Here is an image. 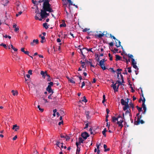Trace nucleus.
Listing matches in <instances>:
<instances>
[{"label": "nucleus", "instance_id": "obj_35", "mask_svg": "<svg viewBox=\"0 0 154 154\" xmlns=\"http://www.w3.org/2000/svg\"><path fill=\"white\" fill-rule=\"evenodd\" d=\"M35 13H36L37 14H39V9H38V8L37 6L36 7V8L35 10Z\"/></svg>", "mask_w": 154, "mask_h": 154}, {"label": "nucleus", "instance_id": "obj_5", "mask_svg": "<svg viewBox=\"0 0 154 154\" xmlns=\"http://www.w3.org/2000/svg\"><path fill=\"white\" fill-rule=\"evenodd\" d=\"M62 3L63 5L64 8H65V10L66 11V12L67 14L68 12L66 10V7L67 6V0H62Z\"/></svg>", "mask_w": 154, "mask_h": 154}, {"label": "nucleus", "instance_id": "obj_34", "mask_svg": "<svg viewBox=\"0 0 154 154\" xmlns=\"http://www.w3.org/2000/svg\"><path fill=\"white\" fill-rule=\"evenodd\" d=\"M32 3H33V4H34L37 5L38 4V2H37V1H34V0H32Z\"/></svg>", "mask_w": 154, "mask_h": 154}, {"label": "nucleus", "instance_id": "obj_39", "mask_svg": "<svg viewBox=\"0 0 154 154\" xmlns=\"http://www.w3.org/2000/svg\"><path fill=\"white\" fill-rule=\"evenodd\" d=\"M116 58L117 60H119L120 59L121 57L118 55H116Z\"/></svg>", "mask_w": 154, "mask_h": 154}, {"label": "nucleus", "instance_id": "obj_63", "mask_svg": "<svg viewBox=\"0 0 154 154\" xmlns=\"http://www.w3.org/2000/svg\"><path fill=\"white\" fill-rule=\"evenodd\" d=\"M57 42L60 43L61 42V40L59 38H58L57 40Z\"/></svg>", "mask_w": 154, "mask_h": 154}, {"label": "nucleus", "instance_id": "obj_60", "mask_svg": "<svg viewBox=\"0 0 154 154\" xmlns=\"http://www.w3.org/2000/svg\"><path fill=\"white\" fill-rule=\"evenodd\" d=\"M17 138V135H15L13 138V140H16V139Z\"/></svg>", "mask_w": 154, "mask_h": 154}, {"label": "nucleus", "instance_id": "obj_64", "mask_svg": "<svg viewBox=\"0 0 154 154\" xmlns=\"http://www.w3.org/2000/svg\"><path fill=\"white\" fill-rule=\"evenodd\" d=\"M19 30V28L18 27H16L15 28L14 31L15 32H17Z\"/></svg>", "mask_w": 154, "mask_h": 154}, {"label": "nucleus", "instance_id": "obj_32", "mask_svg": "<svg viewBox=\"0 0 154 154\" xmlns=\"http://www.w3.org/2000/svg\"><path fill=\"white\" fill-rule=\"evenodd\" d=\"M11 47L12 49L14 51H17V49L14 48L12 45H11Z\"/></svg>", "mask_w": 154, "mask_h": 154}, {"label": "nucleus", "instance_id": "obj_12", "mask_svg": "<svg viewBox=\"0 0 154 154\" xmlns=\"http://www.w3.org/2000/svg\"><path fill=\"white\" fill-rule=\"evenodd\" d=\"M115 42L116 43V45L117 47H119L121 45H120V42L117 39H116L115 40Z\"/></svg>", "mask_w": 154, "mask_h": 154}, {"label": "nucleus", "instance_id": "obj_27", "mask_svg": "<svg viewBox=\"0 0 154 154\" xmlns=\"http://www.w3.org/2000/svg\"><path fill=\"white\" fill-rule=\"evenodd\" d=\"M50 0H45V2H44L43 4V5H46L47 4H49V2Z\"/></svg>", "mask_w": 154, "mask_h": 154}, {"label": "nucleus", "instance_id": "obj_62", "mask_svg": "<svg viewBox=\"0 0 154 154\" xmlns=\"http://www.w3.org/2000/svg\"><path fill=\"white\" fill-rule=\"evenodd\" d=\"M82 66L83 68L85 67V63L84 62H83V63H82Z\"/></svg>", "mask_w": 154, "mask_h": 154}, {"label": "nucleus", "instance_id": "obj_48", "mask_svg": "<svg viewBox=\"0 0 154 154\" xmlns=\"http://www.w3.org/2000/svg\"><path fill=\"white\" fill-rule=\"evenodd\" d=\"M32 70H31V69H30L28 71V73L30 74V75H32Z\"/></svg>", "mask_w": 154, "mask_h": 154}, {"label": "nucleus", "instance_id": "obj_6", "mask_svg": "<svg viewBox=\"0 0 154 154\" xmlns=\"http://www.w3.org/2000/svg\"><path fill=\"white\" fill-rule=\"evenodd\" d=\"M40 73L42 75V77L44 79L45 78L46 76L47 77H49V75L47 74L46 71L44 72L43 71H42Z\"/></svg>", "mask_w": 154, "mask_h": 154}, {"label": "nucleus", "instance_id": "obj_38", "mask_svg": "<svg viewBox=\"0 0 154 154\" xmlns=\"http://www.w3.org/2000/svg\"><path fill=\"white\" fill-rule=\"evenodd\" d=\"M82 101L84 102H87V100L86 99V97L85 96H84L83 97V99L82 100Z\"/></svg>", "mask_w": 154, "mask_h": 154}, {"label": "nucleus", "instance_id": "obj_29", "mask_svg": "<svg viewBox=\"0 0 154 154\" xmlns=\"http://www.w3.org/2000/svg\"><path fill=\"white\" fill-rule=\"evenodd\" d=\"M106 131H107L106 129V128H105L104 129L103 131L102 132V133L103 135H104L105 137H106V134L105 133L106 132Z\"/></svg>", "mask_w": 154, "mask_h": 154}, {"label": "nucleus", "instance_id": "obj_4", "mask_svg": "<svg viewBox=\"0 0 154 154\" xmlns=\"http://www.w3.org/2000/svg\"><path fill=\"white\" fill-rule=\"evenodd\" d=\"M136 117H135V121L136 120ZM144 123L143 121L142 120H140L139 118L138 117L137 118V120L134 122V124L136 125H138L140 123L143 124Z\"/></svg>", "mask_w": 154, "mask_h": 154}, {"label": "nucleus", "instance_id": "obj_33", "mask_svg": "<svg viewBox=\"0 0 154 154\" xmlns=\"http://www.w3.org/2000/svg\"><path fill=\"white\" fill-rule=\"evenodd\" d=\"M0 46H3L5 48L7 49V46L5 44H3V43H2L0 45Z\"/></svg>", "mask_w": 154, "mask_h": 154}, {"label": "nucleus", "instance_id": "obj_14", "mask_svg": "<svg viewBox=\"0 0 154 154\" xmlns=\"http://www.w3.org/2000/svg\"><path fill=\"white\" fill-rule=\"evenodd\" d=\"M62 21L63 22V23L62 24H60V27H66V24L65 23L64 20H63Z\"/></svg>", "mask_w": 154, "mask_h": 154}, {"label": "nucleus", "instance_id": "obj_28", "mask_svg": "<svg viewBox=\"0 0 154 154\" xmlns=\"http://www.w3.org/2000/svg\"><path fill=\"white\" fill-rule=\"evenodd\" d=\"M105 61V59H103L100 61L99 63V65H101V64H104V62Z\"/></svg>", "mask_w": 154, "mask_h": 154}, {"label": "nucleus", "instance_id": "obj_23", "mask_svg": "<svg viewBox=\"0 0 154 154\" xmlns=\"http://www.w3.org/2000/svg\"><path fill=\"white\" fill-rule=\"evenodd\" d=\"M43 26L46 29H47L48 28V25L47 23H45L43 24Z\"/></svg>", "mask_w": 154, "mask_h": 154}, {"label": "nucleus", "instance_id": "obj_20", "mask_svg": "<svg viewBox=\"0 0 154 154\" xmlns=\"http://www.w3.org/2000/svg\"><path fill=\"white\" fill-rule=\"evenodd\" d=\"M60 137L61 138H65L66 139V141L67 140V136L66 134H65V135L63 134H61Z\"/></svg>", "mask_w": 154, "mask_h": 154}, {"label": "nucleus", "instance_id": "obj_47", "mask_svg": "<svg viewBox=\"0 0 154 154\" xmlns=\"http://www.w3.org/2000/svg\"><path fill=\"white\" fill-rule=\"evenodd\" d=\"M62 144V143H60V142H57L56 143V145H57V146H58V147H60L59 146H60V144Z\"/></svg>", "mask_w": 154, "mask_h": 154}, {"label": "nucleus", "instance_id": "obj_51", "mask_svg": "<svg viewBox=\"0 0 154 154\" xmlns=\"http://www.w3.org/2000/svg\"><path fill=\"white\" fill-rule=\"evenodd\" d=\"M89 131L90 132V133L91 134H94V133L92 131V128H91L89 129Z\"/></svg>", "mask_w": 154, "mask_h": 154}, {"label": "nucleus", "instance_id": "obj_42", "mask_svg": "<svg viewBox=\"0 0 154 154\" xmlns=\"http://www.w3.org/2000/svg\"><path fill=\"white\" fill-rule=\"evenodd\" d=\"M104 35H105V34L103 33L99 34L98 35V37L101 38L103 37Z\"/></svg>", "mask_w": 154, "mask_h": 154}, {"label": "nucleus", "instance_id": "obj_52", "mask_svg": "<svg viewBox=\"0 0 154 154\" xmlns=\"http://www.w3.org/2000/svg\"><path fill=\"white\" fill-rule=\"evenodd\" d=\"M69 80L70 82H71L72 83H75V81L73 80V79H70Z\"/></svg>", "mask_w": 154, "mask_h": 154}, {"label": "nucleus", "instance_id": "obj_36", "mask_svg": "<svg viewBox=\"0 0 154 154\" xmlns=\"http://www.w3.org/2000/svg\"><path fill=\"white\" fill-rule=\"evenodd\" d=\"M100 66L101 67L102 69L103 70H105L106 69V67L105 66L104 64H101V65H100Z\"/></svg>", "mask_w": 154, "mask_h": 154}, {"label": "nucleus", "instance_id": "obj_26", "mask_svg": "<svg viewBox=\"0 0 154 154\" xmlns=\"http://www.w3.org/2000/svg\"><path fill=\"white\" fill-rule=\"evenodd\" d=\"M61 33H62V38H63V39L66 38L67 36V34H63V32H61Z\"/></svg>", "mask_w": 154, "mask_h": 154}, {"label": "nucleus", "instance_id": "obj_44", "mask_svg": "<svg viewBox=\"0 0 154 154\" xmlns=\"http://www.w3.org/2000/svg\"><path fill=\"white\" fill-rule=\"evenodd\" d=\"M132 66H133V67L136 69L137 70L138 69V68H137V67L136 65V64L133 65H132Z\"/></svg>", "mask_w": 154, "mask_h": 154}, {"label": "nucleus", "instance_id": "obj_2", "mask_svg": "<svg viewBox=\"0 0 154 154\" xmlns=\"http://www.w3.org/2000/svg\"><path fill=\"white\" fill-rule=\"evenodd\" d=\"M43 10H41V12L40 13L41 17L42 19L47 17L49 15V13L46 12V11H47V9L44 5H43Z\"/></svg>", "mask_w": 154, "mask_h": 154}, {"label": "nucleus", "instance_id": "obj_16", "mask_svg": "<svg viewBox=\"0 0 154 154\" xmlns=\"http://www.w3.org/2000/svg\"><path fill=\"white\" fill-rule=\"evenodd\" d=\"M68 2L69 3V6L70 5H73L75 6L76 8H78L77 5H75V4H72V2L71 0H68Z\"/></svg>", "mask_w": 154, "mask_h": 154}, {"label": "nucleus", "instance_id": "obj_8", "mask_svg": "<svg viewBox=\"0 0 154 154\" xmlns=\"http://www.w3.org/2000/svg\"><path fill=\"white\" fill-rule=\"evenodd\" d=\"M46 90L48 93L53 94L54 93L53 91L51 88V86L50 85H48L46 88Z\"/></svg>", "mask_w": 154, "mask_h": 154}, {"label": "nucleus", "instance_id": "obj_56", "mask_svg": "<svg viewBox=\"0 0 154 154\" xmlns=\"http://www.w3.org/2000/svg\"><path fill=\"white\" fill-rule=\"evenodd\" d=\"M117 70L118 71V74L121 73L120 71L122 70V69H117Z\"/></svg>", "mask_w": 154, "mask_h": 154}, {"label": "nucleus", "instance_id": "obj_21", "mask_svg": "<svg viewBox=\"0 0 154 154\" xmlns=\"http://www.w3.org/2000/svg\"><path fill=\"white\" fill-rule=\"evenodd\" d=\"M121 103L123 105H125L127 103H127L123 99H122L121 100Z\"/></svg>", "mask_w": 154, "mask_h": 154}, {"label": "nucleus", "instance_id": "obj_40", "mask_svg": "<svg viewBox=\"0 0 154 154\" xmlns=\"http://www.w3.org/2000/svg\"><path fill=\"white\" fill-rule=\"evenodd\" d=\"M136 107L137 108L138 111L139 112H140L141 111H142V108L141 107H139L138 106H136Z\"/></svg>", "mask_w": 154, "mask_h": 154}, {"label": "nucleus", "instance_id": "obj_61", "mask_svg": "<svg viewBox=\"0 0 154 154\" xmlns=\"http://www.w3.org/2000/svg\"><path fill=\"white\" fill-rule=\"evenodd\" d=\"M21 51L22 52H23L24 53L25 51V50H24V48H21Z\"/></svg>", "mask_w": 154, "mask_h": 154}, {"label": "nucleus", "instance_id": "obj_30", "mask_svg": "<svg viewBox=\"0 0 154 154\" xmlns=\"http://www.w3.org/2000/svg\"><path fill=\"white\" fill-rule=\"evenodd\" d=\"M136 62L135 61L134 59H132V65L136 64Z\"/></svg>", "mask_w": 154, "mask_h": 154}, {"label": "nucleus", "instance_id": "obj_15", "mask_svg": "<svg viewBox=\"0 0 154 154\" xmlns=\"http://www.w3.org/2000/svg\"><path fill=\"white\" fill-rule=\"evenodd\" d=\"M91 49H92V48L88 49V48H83V50H84L86 52H88L89 51H91V52H93L91 50Z\"/></svg>", "mask_w": 154, "mask_h": 154}, {"label": "nucleus", "instance_id": "obj_57", "mask_svg": "<svg viewBox=\"0 0 154 154\" xmlns=\"http://www.w3.org/2000/svg\"><path fill=\"white\" fill-rule=\"evenodd\" d=\"M45 2V0H39L38 1V3H41L43 2Z\"/></svg>", "mask_w": 154, "mask_h": 154}, {"label": "nucleus", "instance_id": "obj_58", "mask_svg": "<svg viewBox=\"0 0 154 154\" xmlns=\"http://www.w3.org/2000/svg\"><path fill=\"white\" fill-rule=\"evenodd\" d=\"M85 114L86 115V117L87 118H88V117H89V113L88 112H85Z\"/></svg>", "mask_w": 154, "mask_h": 154}, {"label": "nucleus", "instance_id": "obj_9", "mask_svg": "<svg viewBox=\"0 0 154 154\" xmlns=\"http://www.w3.org/2000/svg\"><path fill=\"white\" fill-rule=\"evenodd\" d=\"M81 135L85 139H86L89 136L88 134L86 132L82 133Z\"/></svg>", "mask_w": 154, "mask_h": 154}, {"label": "nucleus", "instance_id": "obj_10", "mask_svg": "<svg viewBox=\"0 0 154 154\" xmlns=\"http://www.w3.org/2000/svg\"><path fill=\"white\" fill-rule=\"evenodd\" d=\"M117 83L111 85V86L112 87L115 91V92L118 91V88L116 86Z\"/></svg>", "mask_w": 154, "mask_h": 154}, {"label": "nucleus", "instance_id": "obj_22", "mask_svg": "<svg viewBox=\"0 0 154 154\" xmlns=\"http://www.w3.org/2000/svg\"><path fill=\"white\" fill-rule=\"evenodd\" d=\"M103 147H104V149H105L104 151L105 152H106V151H109L110 150V149L109 148H107V149H106L107 146L106 144H104L103 145Z\"/></svg>", "mask_w": 154, "mask_h": 154}, {"label": "nucleus", "instance_id": "obj_25", "mask_svg": "<svg viewBox=\"0 0 154 154\" xmlns=\"http://www.w3.org/2000/svg\"><path fill=\"white\" fill-rule=\"evenodd\" d=\"M11 92L12 93V94L14 96L17 95L18 94V92L17 91H15L14 90H12Z\"/></svg>", "mask_w": 154, "mask_h": 154}, {"label": "nucleus", "instance_id": "obj_41", "mask_svg": "<svg viewBox=\"0 0 154 154\" xmlns=\"http://www.w3.org/2000/svg\"><path fill=\"white\" fill-rule=\"evenodd\" d=\"M35 19L36 20H42L41 19H39L38 17L37 16V14L35 17Z\"/></svg>", "mask_w": 154, "mask_h": 154}, {"label": "nucleus", "instance_id": "obj_11", "mask_svg": "<svg viewBox=\"0 0 154 154\" xmlns=\"http://www.w3.org/2000/svg\"><path fill=\"white\" fill-rule=\"evenodd\" d=\"M12 129L14 130L15 131H17L19 129V127L17 126V125H13Z\"/></svg>", "mask_w": 154, "mask_h": 154}, {"label": "nucleus", "instance_id": "obj_31", "mask_svg": "<svg viewBox=\"0 0 154 154\" xmlns=\"http://www.w3.org/2000/svg\"><path fill=\"white\" fill-rule=\"evenodd\" d=\"M79 143H81L83 142L84 141V140L81 137H79Z\"/></svg>", "mask_w": 154, "mask_h": 154}, {"label": "nucleus", "instance_id": "obj_53", "mask_svg": "<svg viewBox=\"0 0 154 154\" xmlns=\"http://www.w3.org/2000/svg\"><path fill=\"white\" fill-rule=\"evenodd\" d=\"M24 53L27 55L28 56H29V52L28 51H25V52H24Z\"/></svg>", "mask_w": 154, "mask_h": 154}, {"label": "nucleus", "instance_id": "obj_1", "mask_svg": "<svg viewBox=\"0 0 154 154\" xmlns=\"http://www.w3.org/2000/svg\"><path fill=\"white\" fill-rule=\"evenodd\" d=\"M112 121L114 123L116 122L119 127H120L121 128L123 127L122 123L124 120L122 117L120 115H119L117 118L112 117Z\"/></svg>", "mask_w": 154, "mask_h": 154}, {"label": "nucleus", "instance_id": "obj_54", "mask_svg": "<svg viewBox=\"0 0 154 154\" xmlns=\"http://www.w3.org/2000/svg\"><path fill=\"white\" fill-rule=\"evenodd\" d=\"M52 94H53L51 93L48 96V98L49 99H52V98L51 97V96L52 95Z\"/></svg>", "mask_w": 154, "mask_h": 154}, {"label": "nucleus", "instance_id": "obj_17", "mask_svg": "<svg viewBox=\"0 0 154 154\" xmlns=\"http://www.w3.org/2000/svg\"><path fill=\"white\" fill-rule=\"evenodd\" d=\"M124 105L125 106H124L123 109V110L125 111L129 108V106L128 103Z\"/></svg>", "mask_w": 154, "mask_h": 154}, {"label": "nucleus", "instance_id": "obj_19", "mask_svg": "<svg viewBox=\"0 0 154 154\" xmlns=\"http://www.w3.org/2000/svg\"><path fill=\"white\" fill-rule=\"evenodd\" d=\"M13 58L14 59V60L17 61H18L20 59V58L18 57L17 56L14 55V57H13Z\"/></svg>", "mask_w": 154, "mask_h": 154}, {"label": "nucleus", "instance_id": "obj_7", "mask_svg": "<svg viewBox=\"0 0 154 154\" xmlns=\"http://www.w3.org/2000/svg\"><path fill=\"white\" fill-rule=\"evenodd\" d=\"M38 40L37 39H34L32 42L30 43V45L31 46H33L35 45L36 44H38Z\"/></svg>", "mask_w": 154, "mask_h": 154}, {"label": "nucleus", "instance_id": "obj_43", "mask_svg": "<svg viewBox=\"0 0 154 154\" xmlns=\"http://www.w3.org/2000/svg\"><path fill=\"white\" fill-rule=\"evenodd\" d=\"M22 11H20L19 12L18 14H16V16L18 17L19 16V15L21 14H22Z\"/></svg>", "mask_w": 154, "mask_h": 154}, {"label": "nucleus", "instance_id": "obj_50", "mask_svg": "<svg viewBox=\"0 0 154 154\" xmlns=\"http://www.w3.org/2000/svg\"><path fill=\"white\" fill-rule=\"evenodd\" d=\"M128 69V72H131V67H128L127 68Z\"/></svg>", "mask_w": 154, "mask_h": 154}, {"label": "nucleus", "instance_id": "obj_55", "mask_svg": "<svg viewBox=\"0 0 154 154\" xmlns=\"http://www.w3.org/2000/svg\"><path fill=\"white\" fill-rule=\"evenodd\" d=\"M89 30V29H88V28H85L83 30V32H85L87 31L88 30Z\"/></svg>", "mask_w": 154, "mask_h": 154}, {"label": "nucleus", "instance_id": "obj_45", "mask_svg": "<svg viewBox=\"0 0 154 154\" xmlns=\"http://www.w3.org/2000/svg\"><path fill=\"white\" fill-rule=\"evenodd\" d=\"M109 56L110 58H109L110 60H112V55L110 53H109Z\"/></svg>", "mask_w": 154, "mask_h": 154}, {"label": "nucleus", "instance_id": "obj_37", "mask_svg": "<svg viewBox=\"0 0 154 154\" xmlns=\"http://www.w3.org/2000/svg\"><path fill=\"white\" fill-rule=\"evenodd\" d=\"M38 108L39 110L42 112H43L44 111V109H42L40 108V106L39 105L38 106Z\"/></svg>", "mask_w": 154, "mask_h": 154}, {"label": "nucleus", "instance_id": "obj_46", "mask_svg": "<svg viewBox=\"0 0 154 154\" xmlns=\"http://www.w3.org/2000/svg\"><path fill=\"white\" fill-rule=\"evenodd\" d=\"M100 143L99 144H97L96 146H97V150H98V149H99V147H100Z\"/></svg>", "mask_w": 154, "mask_h": 154}, {"label": "nucleus", "instance_id": "obj_24", "mask_svg": "<svg viewBox=\"0 0 154 154\" xmlns=\"http://www.w3.org/2000/svg\"><path fill=\"white\" fill-rule=\"evenodd\" d=\"M142 107H143V109L144 110V112H143V113L145 114L146 112V105L145 104L143 103V104H142Z\"/></svg>", "mask_w": 154, "mask_h": 154}, {"label": "nucleus", "instance_id": "obj_3", "mask_svg": "<svg viewBox=\"0 0 154 154\" xmlns=\"http://www.w3.org/2000/svg\"><path fill=\"white\" fill-rule=\"evenodd\" d=\"M51 5L50 4H47L46 5H44L47 9V11L50 12H53L54 11L51 8Z\"/></svg>", "mask_w": 154, "mask_h": 154}, {"label": "nucleus", "instance_id": "obj_13", "mask_svg": "<svg viewBox=\"0 0 154 154\" xmlns=\"http://www.w3.org/2000/svg\"><path fill=\"white\" fill-rule=\"evenodd\" d=\"M76 144L77 146V149H76V154H79V153L80 151V148L78 147L79 143L77 142H76Z\"/></svg>", "mask_w": 154, "mask_h": 154}, {"label": "nucleus", "instance_id": "obj_59", "mask_svg": "<svg viewBox=\"0 0 154 154\" xmlns=\"http://www.w3.org/2000/svg\"><path fill=\"white\" fill-rule=\"evenodd\" d=\"M49 85H50L51 86H52L53 85V82H49L48 83Z\"/></svg>", "mask_w": 154, "mask_h": 154}, {"label": "nucleus", "instance_id": "obj_18", "mask_svg": "<svg viewBox=\"0 0 154 154\" xmlns=\"http://www.w3.org/2000/svg\"><path fill=\"white\" fill-rule=\"evenodd\" d=\"M80 50V52L82 54L83 56L84 57H85V55H84V54H83V52H84V53H87L88 52H86L84 50H83V49H81Z\"/></svg>", "mask_w": 154, "mask_h": 154}, {"label": "nucleus", "instance_id": "obj_49", "mask_svg": "<svg viewBox=\"0 0 154 154\" xmlns=\"http://www.w3.org/2000/svg\"><path fill=\"white\" fill-rule=\"evenodd\" d=\"M128 57H129L130 58H131L132 60V59H134L133 58V55H131V54H128Z\"/></svg>", "mask_w": 154, "mask_h": 154}]
</instances>
